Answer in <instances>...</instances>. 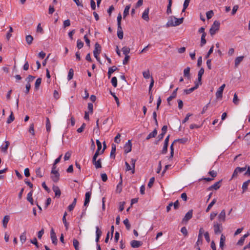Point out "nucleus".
<instances>
[{
    "instance_id": "1",
    "label": "nucleus",
    "mask_w": 250,
    "mask_h": 250,
    "mask_svg": "<svg viewBox=\"0 0 250 250\" xmlns=\"http://www.w3.org/2000/svg\"><path fill=\"white\" fill-rule=\"evenodd\" d=\"M246 169L247 171L245 172L244 175L246 176H250V165L248 167L246 166L245 167H238L234 169L231 179L237 178L240 173L244 172Z\"/></svg>"
},
{
    "instance_id": "2",
    "label": "nucleus",
    "mask_w": 250,
    "mask_h": 250,
    "mask_svg": "<svg viewBox=\"0 0 250 250\" xmlns=\"http://www.w3.org/2000/svg\"><path fill=\"white\" fill-rule=\"evenodd\" d=\"M183 18L177 19L175 17H171L167 23V26H176L181 24L183 21Z\"/></svg>"
},
{
    "instance_id": "3",
    "label": "nucleus",
    "mask_w": 250,
    "mask_h": 250,
    "mask_svg": "<svg viewBox=\"0 0 250 250\" xmlns=\"http://www.w3.org/2000/svg\"><path fill=\"white\" fill-rule=\"evenodd\" d=\"M101 51V47L100 45L96 42L95 44V48L93 51V54L95 58L96 59V60L100 62V59L99 57V55L100 54Z\"/></svg>"
},
{
    "instance_id": "4",
    "label": "nucleus",
    "mask_w": 250,
    "mask_h": 250,
    "mask_svg": "<svg viewBox=\"0 0 250 250\" xmlns=\"http://www.w3.org/2000/svg\"><path fill=\"white\" fill-rule=\"evenodd\" d=\"M220 27V22L218 21H214L209 30V33L211 36L214 35L219 30Z\"/></svg>"
},
{
    "instance_id": "5",
    "label": "nucleus",
    "mask_w": 250,
    "mask_h": 250,
    "mask_svg": "<svg viewBox=\"0 0 250 250\" xmlns=\"http://www.w3.org/2000/svg\"><path fill=\"white\" fill-rule=\"evenodd\" d=\"M213 227L215 234H218L223 230L222 224L218 222H214Z\"/></svg>"
},
{
    "instance_id": "6",
    "label": "nucleus",
    "mask_w": 250,
    "mask_h": 250,
    "mask_svg": "<svg viewBox=\"0 0 250 250\" xmlns=\"http://www.w3.org/2000/svg\"><path fill=\"white\" fill-rule=\"evenodd\" d=\"M226 211L223 209L218 216V220L219 222H224L226 221Z\"/></svg>"
},
{
    "instance_id": "7",
    "label": "nucleus",
    "mask_w": 250,
    "mask_h": 250,
    "mask_svg": "<svg viewBox=\"0 0 250 250\" xmlns=\"http://www.w3.org/2000/svg\"><path fill=\"white\" fill-rule=\"evenodd\" d=\"M132 144L130 140H128L125 145L124 150L126 153H127L131 151Z\"/></svg>"
},
{
    "instance_id": "8",
    "label": "nucleus",
    "mask_w": 250,
    "mask_h": 250,
    "mask_svg": "<svg viewBox=\"0 0 250 250\" xmlns=\"http://www.w3.org/2000/svg\"><path fill=\"white\" fill-rule=\"evenodd\" d=\"M192 210H189L185 215V217L183 219V222H187L189 219L192 217Z\"/></svg>"
},
{
    "instance_id": "9",
    "label": "nucleus",
    "mask_w": 250,
    "mask_h": 250,
    "mask_svg": "<svg viewBox=\"0 0 250 250\" xmlns=\"http://www.w3.org/2000/svg\"><path fill=\"white\" fill-rule=\"evenodd\" d=\"M92 194L91 191H88L85 193V201L84 202V206H87L90 202V197Z\"/></svg>"
},
{
    "instance_id": "10",
    "label": "nucleus",
    "mask_w": 250,
    "mask_h": 250,
    "mask_svg": "<svg viewBox=\"0 0 250 250\" xmlns=\"http://www.w3.org/2000/svg\"><path fill=\"white\" fill-rule=\"evenodd\" d=\"M92 163L96 169L102 167V162L101 159H99L98 160H97V159H95V161L94 160V159H92Z\"/></svg>"
},
{
    "instance_id": "11",
    "label": "nucleus",
    "mask_w": 250,
    "mask_h": 250,
    "mask_svg": "<svg viewBox=\"0 0 250 250\" xmlns=\"http://www.w3.org/2000/svg\"><path fill=\"white\" fill-rule=\"evenodd\" d=\"M130 245L131 247L133 248H137L142 246V242L137 240H132L130 242Z\"/></svg>"
},
{
    "instance_id": "12",
    "label": "nucleus",
    "mask_w": 250,
    "mask_h": 250,
    "mask_svg": "<svg viewBox=\"0 0 250 250\" xmlns=\"http://www.w3.org/2000/svg\"><path fill=\"white\" fill-rule=\"evenodd\" d=\"M51 239L53 244L55 245L57 244V238L53 229L51 230Z\"/></svg>"
},
{
    "instance_id": "13",
    "label": "nucleus",
    "mask_w": 250,
    "mask_h": 250,
    "mask_svg": "<svg viewBox=\"0 0 250 250\" xmlns=\"http://www.w3.org/2000/svg\"><path fill=\"white\" fill-rule=\"evenodd\" d=\"M149 11V8H146L145 10V11H144L143 15H142V18L146 21H148V20H149V16H148Z\"/></svg>"
},
{
    "instance_id": "14",
    "label": "nucleus",
    "mask_w": 250,
    "mask_h": 250,
    "mask_svg": "<svg viewBox=\"0 0 250 250\" xmlns=\"http://www.w3.org/2000/svg\"><path fill=\"white\" fill-rule=\"evenodd\" d=\"M60 174L58 172H55L54 173H51V177L54 182H57L59 180Z\"/></svg>"
},
{
    "instance_id": "15",
    "label": "nucleus",
    "mask_w": 250,
    "mask_h": 250,
    "mask_svg": "<svg viewBox=\"0 0 250 250\" xmlns=\"http://www.w3.org/2000/svg\"><path fill=\"white\" fill-rule=\"evenodd\" d=\"M225 241H226L225 236L223 234H221V237H220V240L219 247L222 250L223 249L224 247L225 246Z\"/></svg>"
},
{
    "instance_id": "16",
    "label": "nucleus",
    "mask_w": 250,
    "mask_h": 250,
    "mask_svg": "<svg viewBox=\"0 0 250 250\" xmlns=\"http://www.w3.org/2000/svg\"><path fill=\"white\" fill-rule=\"evenodd\" d=\"M222 180H220L217 182H216L213 185H212L211 186H210L209 188V190H211L212 189H214L215 190H217L219 189L220 187V183L221 182Z\"/></svg>"
},
{
    "instance_id": "17",
    "label": "nucleus",
    "mask_w": 250,
    "mask_h": 250,
    "mask_svg": "<svg viewBox=\"0 0 250 250\" xmlns=\"http://www.w3.org/2000/svg\"><path fill=\"white\" fill-rule=\"evenodd\" d=\"M177 141H179L181 143L184 142L183 139H182L176 140L173 142V143L170 146V157H172L173 156V154H174L173 144L175 142H176Z\"/></svg>"
},
{
    "instance_id": "18",
    "label": "nucleus",
    "mask_w": 250,
    "mask_h": 250,
    "mask_svg": "<svg viewBox=\"0 0 250 250\" xmlns=\"http://www.w3.org/2000/svg\"><path fill=\"white\" fill-rule=\"evenodd\" d=\"M10 220V217L9 215H5L2 220V224L4 228H6L7 224Z\"/></svg>"
},
{
    "instance_id": "19",
    "label": "nucleus",
    "mask_w": 250,
    "mask_h": 250,
    "mask_svg": "<svg viewBox=\"0 0 250 250\" xmlns=\"http://www.w3.org/2000/svg\"><path fill=\"white\" fill-rule=\"evenodd\" d=\"M250 179L248 180L247 181L243 183V184L242 185V188L243 190V193H244L247 190L248 186L250 184Z\"/></svg>"
},
{
    "instance_id": "20",
    "label": "nucleus",
    "mask_w": 250,
    "mask_h": 250,
    "mask_svg": "<svg viewBox=\"0 0 250 250\" xmlns=\"http://www.w3.org/2000/svg\"><path fill=\"white\" fill-rule=\"evenodd\" d=\"M53 190L55 193L56 196L60 197L61 194L59 188L57 186H53Z\"/></svg>"
},
{
    "instance_id": "21",
    "label": "nucleus",
    "mask_w": 250,
    "mask_h": 250,
    "mask_svg": "<svg viewBox=\"0 0 250 250\" xmlns=\"http://www.w3.org/2000/svg\"><path fill=\"white\" fill-rule=\"evenodd\" d=\"M118 69V68L115 66H113L109 68L108 71V78H110L111 77V74L116 70Z\"/></svg>"
},
{
    "instance_id": "22",
    "label": "nucleus",
    "mask_w": 250,
    "mask_h": 250,
    "mask_svg": "<svg viewBox=\"0 0 250 250\" xmlns=\"http://www.w3.org/2000/svg\"><path fill=\"white\" fill-rule=\"evenodd\" d=\"M117 36L120 39H122L123 38L124 33L121 26H120V27H118Z\"/></svg>"
},
{
    "instance_id": "23",
    "label": "nucleus",
    "mask_w": 250,
    "mask_h": 250,
    "mask_svg": "<svg viewBox=\"0 0 250 250\" xmlns=\"http://www.w3.org/2000/svg\"><path fill=\"white\" fill-rule=\"evenodd\" d=\"M157 134V131L156 129H155L152 132L150 133L146 137V139L149 140L151 138L155 137Z\"/></svg>"
},
{
    "instance_id": "24",
    "label": "nucleus",
    "mask_w": 250,
    "mask_h": 250,
    "mask_svg": "<svg viewBox=\"0 0 250 250\" xmlns=\"http://www.w3.org/2000/svg\"><path fill=\"white\" fill-rule=\"evenodd\" d=\"M244 58L243 56H240L237 57L235 60V66L237 67L240 63L243 61Z\"/></svg>"
},
{
    "instance_id": "25",
    "label": "nucleus",
    "mask_w": 250,
    "mask_h": 250,
    "mask_svg": "<svg viewBox=\"0 0 250 250\" xmlns=\"http://www.w3.org/2000/svg\"><path fill=\"white\" fill-rule=\"evenodd\" d=\"M33 190H32L29 192L27 196V200L31 203V205H33V199L32 198Z\"/></svg>"
},
{
    "instance_id": "26",
    "label": "nucleus",
    "mask_w": 250,
    "mask_h": 250,
    "mask_svg": "<svg viewBox=\"0 0 250 250\" xmlns=\"http://www.w3.org/2000/svg\"><path fill=\"white\" fill-rule=\"evenodd\" d=\"M223 90L221 89L219 87L218 88L217 92H216V97L217 98L221 99L222 98V94H223Z\"/></svg>"
},
{
    "instance_id": "27",
    "label": "nucleus",
    "mask_w": 250,
    "mask_h": 250,
    "mask_svg": "<svg viewBox=\"0 0 250 250\" xmlns=\"http://www.w3.org/2000/svg\"><path fill=\"white\" fill-rule=\"evenodd\" d=\"M143 76L145 79H149V78H151V76L150 75V71L149 70H146V71H144L143 72Z\"/></svg>"
},
{
    "instance_id": "28",
    "label": "nucleus",
    "mask_w": 250,
    "mask_h": 250,
    "mask_svg": "<svg viewBox=\"0 0 250 250\" xmlns=\"http://www.w3.org/2000/svg\"><path fill=\"white\" fill-rule=\"evenodd\" d=\"M198 87H197V86L195 85L194 87L188 89H185L184 90V92L185 94H189L192 92H193L194 90L196 89Z\"/></svg>"
},
{
    "instance_id": "29",
    "label": "nucleus",
    "mask_w": 250,
    "mask_h": 250,
    "mask_svg": "<svg viewBox=\"0 0 250 250\" xmlns=\"http://www.w3.org/2000/svg\"><path fill=\"white\" fill-rule=\"evenodd\" d=\"M20 241L22 244H23L26 240V231H24L20 236Z\"/></svg>"
},
{
    "instance_id": "30",
    "label": "nucleus",
    "mask_w": 250,
    "mask_h": 250,
    "mask_svg": "<svg viewBox=\"0 0 250 250\" xmlns=\"http://www.w3.org/2000/svg\"><path fill=\"white\" fill-rule=\"evenodd\" d=\"M130 8V5H128L125 6L124 11V13H123L124 18H125V17L128 14Z\"/></svg>"
},
{
    "instance_id": "31",
    "label": "nucleus",
    "mask_w": 250,
    "mask_h": 250,
    "mask_svg": "<svg viewBox=\"0 0 250 250\" xmlns=\"http://www.w3.org/2000/svg\"><path fill=\"white\" fill-rule=\"evenodd\" d=\"M73 245L75 250H79V242L77 239H74L73 240Z\"/></svg>"
},
{
    "instance_id": "32",
    "label": "nucleus",
    "mask_w": 250,
    "mask_h": 250,
    "mask_svg": "<svg viewBox=\"0 0 250 250\" xmlns=\"http://www.w3.org/2000/svg\"><path fill=\"white\" fill-rule=\"evenodd\" d=\"M216 202V199H214L208 205L206 211V212H208L210 209H211V208H212V207L215 204Z\"/></svg>"
},
{
    "instance_id": "33",
    "label": "nucleus",
    "mask_w": 250,
    "mask_h": 250,
    "mask_svg": "<svg viewBox=\"0 0 250 250\" xmlns=\"http://www.w3.org/2000/svg\"><path fill=\"white\" fill-rule=\"evenodd\" d=\"M76 202H77V198H75L74 199L73 202L72 203V204L70 205L68 207V209L69 211H71L74 209V208H75V207L76 206Z\"/></svg>"
},
{
    "instance_id": "34",
    "label": "nucleus",
    "mask_w": 250,
    "mask_h": 250,
    "mask_svg": "<svg viewBox=\"0 0 250 250\" xmlns=\"http://www.w3.org/2000/svg\"><path fill=\"white\" fill-rule=\"evenodd\" d=\"M14 119H15V118H14V116L13 115V113L12 111H11L9 117L7 119V123L10 124L14 120Z\"/></svg>"
},
{
    "instance_id": "35",
    "label": "nucleus",
    "mask_w": 250,
    "mask_h": 250,
    "mask_svg": "<svg viewBox=\"0 0 250 250\" xmlns=\"http://www.w3.org/2000/svg\"><path fill=\"white\" fill-rule=\"evenodd\" d=\"M33 38L31 35H27L26 37V41L28 44H31L32 43Z\"/></svg>"
},
{
    "instance_id": "36",
    "label": "nucleus",
    "mask_w": 250,
    "mask_h": 250,
    "mask_svg": "<svg viewBox=\"0 0 250 250\" xmlns=\"http://www.w3.org/2000/svg\"><path fill=\"white\" fill-rule=\"evenodd\" d=\"M73 75H74L73 70V69L71 68L69 69L67 79H68V81H70V80H71L73 78Z\"/></svg>"
},
{
    "instance_id": "37",
    "label": "nucleus",
    "mask_w": 250,
    "mask_h": 250,
    "mask_svg": "<svg viewBox=\"0 0 250 250\" xmlns=\"http://www.w3.org/2000/svg\"><path fill=\"white\" fill-rule=\"evenodd\" d=\"M46 128L47 132H49L51 130V124L48 118H46Z\"/></svg>"
},
{
    "instance_id": "38",
    "label": "nucleus",
    "mask_w": 250,
    "mask_h": 250,
    "mask_svg": "<svg viewBox=\"0 0 250 250\" xmlns=\"http://www.w3.org/2000/svg\"><path fill=\"white\" fill-rule=\"evenodd\" d=\"M203 236L198 235V240L197 241L196 243V244L195 245V247L199 246V245L202 244V240H203Z\"/></svg>"
},
{
    "instance_id": "39",
    "label": "nucleus",
    "mask_w": 250,
    "mask_h": 250,
    "mask_svg": "<svg viewBox=\"0 0 250 250\" xmlns=\"http://www.w3.org/2000/svg\"><path fill=\"white\" fill-rule=\"evenodd\" d=\"M122 51L125 56L128 55V54L130 52V48L128 47L125 46L122 48Z\"/></svg>"
},
{
    "instance_id": "40",
    "label": "nucleus",
    "mask_w": 250,
    "mask_h": 250,
    "mask_svg": "<svg viewBox=\"0 0 250 250\" xmlns=\"http://www.w3.org/2000/svg\"><path fill=\"white\" fill-rule=\"evenodd\" d=\"M190 68L189 67H187L184 70V75L185 77L188 78L189 77Z\"/></svg>"
},
{
    "instance_id": "41",
    "label": "nucleus",
    "mask_w": 250,
    "mask_h": 250,
    "mask_svg": "<svg viewBox=\"0 0 250 250\" xmlns=\"http://www.w3.org/2000/svg\"><path fill=\"white\" fill-rule=\"evenodd\" d=\"M42 82V79L41 78H38L36 80L35 84V87L36 89H38L41 83Z\"/></svg>"
},
{
    "instance_id": "42",
    "label": "nucleus",
    "mask_w": 250,
    "mask_h": 250,
    "mask_svg": "<svg viewBox=\"0 0 250 250\" xmlns=\"http://www.w3.org/2000/svg\"><path fill=\"white\" fill-rule=\"evenodd\" d=\"M135 162H136V160L135 159H131L130 163H131V165H132V171H131V173L132 174L134 173V172H135Z\"/></svg>"
},
{
    "instance_id": "43",
    "label": "nucleus",
    "mask_w": 250,
    "mask_h": 250,
    "mask_svg": "<svg viewBox=\"0 0 250 250\" xmlns=\"http://www.w3.org/2000/svg\"><path fill=\"white\" fill-rule=\"evenodd\" d=\"M239 100L238 98L237 95L236 93L234 94L233 98V103L236 104L238 105L239 104Z\"/></svg>"
},
{
    "instance_id": "44",
    "label": "nucleus",
    "mask_w": 250,
    "mask_h": 250,
    "mask_svg": "<svg viewBox=\"0 0 250 250\" xmlns=\"http://www.w3.org/2000/svg\"><path fill=\"white\" fill-rule=\"evenodd\" d=\"M244 139L247 144L250 145V132L248 133L245 136Z\"/></svg>"
},
{
    "instance_id": "45",
    "label": "nucleus",
    "mask_w": 250,
    "mask_h": 250,
    "mask_svg": "<svg viewBox=\"0 0 250 250\" xmlns=\"http://www.w3.org/2000/svg\"><path fill=\"white\" fill-rule=\"evenodd\" d=\"M111 83L112 85L114 87H116L117 86V79L116 77H113L111 79Z\"/></svg>"
},
{
    "instance_id": "46",
    "label": "nucleus",
    "mask_w": 250,
    "mask_h": 250,
    "mask_svg": "<svg viewBox=\"0 0 250 250\" xmlns=\"http://www.w3.org/2000/svg\"><path fill=\"white\" fill-rule=\"evenodd\" d=\"M34 124H31L30 125L29 128V132L30 133H31L33 136L35 135V131H34Z\"/></svg>"
},
{
    "instance_id": "47",
    "label": "nucleus",
    "mask_w": 250,
    "mask_h": 250,
    "mask_svg": "<svg viewBox=\"0 0 250 250\" xmlns=\"http://www.w3.org/2000/svg\"><path fill=\"white\" fill-rule=\"evenodd\" d=\"M202 76H198V81L195 82V86H197V87H198L199 86L202 84Z\"/></svg>"
},
{
    "instance_id": "48",
    "label": "nucleus",
    "mask_w": 250,
    "mask_h": 250,
    "mask_svg": "<svg viewBox=\"0 0 250 250\" xmlns=\"http://www.w3.org/2000/svg\"><path fill=\"white\" fill-rule=\"evenodd\" d=\"M213 12L212 10L209 11L206 13L207 18L208 19H211L213 16Z\"/></svg>"
},
{
    "instance_id": "49",
    "label": "nucleus",
    "mask_w": 250,
    "mask_h": 250,
    "mask_svg": "<svg viewBox=\"0 0 250 250\" xmlns=\"http://www.w3.org/2000/svg\"><path fill=\"white\" fill-rule=\"evenodd\" d=\"M172 5V0H168V4L167 7V13L168 14L171 13V6Z\"/></svg>"
},
{
    "instance_id": "50",
    "label": "nucleus",
    "mask_w": 250,
    "mask_h": 250,
    "mask_svg": "<svg viewBox=\"0 0 250 250\" xmlns=\"http://www.w3.org/2000/svg\"><path fill=\"white\" fill-rule=\"evenodd\" d=\"M124 224L126 228L128 230H129L130 229V225L129 221H128V220L127 219H125V220H124Z\"/></svg>"
},
{
    "instance_id": "51",
    "label": "nucleus",
    "mask_w": 250,
    "mask_h": 250,
    "mask_svg": "<svg viewBox=\"0 0 250 250\" xmlns=\"http://www.w3.org/2000/svg\"><path fill=\"white\" fill-rule=\"evenodd\" d=\"M12 32H13V28H12V27L10 26L9 32L7 33V35H6V39H7V40H9L10 39V38H11V37L12 36L11 33Z\"/></svg>"
},
{
    "instance_id": "52",
    "label": "nucleus",
    "mask_w": 250,
    "mask_h": 250,
    "mask_svg": "<svg viewBox=\"0 0 250 250\" xmlns=\"http://www.w3.org/2000/svg\"><path fill=\"white\" fill-rule=\"evenodd\" d=\"M36 173L37 176L39 177H42L43 174L40 168H38L36 170Z\"/></svg>"
},
{
    "instance_id": "53",
    "label": "nucleus",
    "mask_w": 250,
    "mask_h": 250,
    "mask_svg": "<svg viewBox=\"0 0 250 250\" xmlns=\"http://www.w3.org/2000/svg\"><path fill=\"white\" fill-rule=\"evenodd\" d=\"M181 231L183 233V234L185 236H187L188 234L187 229L185 227H184L181 228Z\"/></svg>"
},
{
    "instance_id": "54",
    "label": "nucleus",
    "mask_w": 250,
    "mask_h": 250,
    "mask_svg": "<svg viewBox=\"0 0 250 250\" xmlns=\"http://www.w3.org/2000/svg\"><path fill=\"white\" fill-rule=\"evenodd\" d=\"M96 237L100 238L102 235V231L99 229L98 227H96Z\"/></svg>"
},
{
    "instance_id": "55",
    "label": "nucleus",
    "mask_w": 250,
    "mask_h": 250,
    "mask_svg": "<svg viewBox=\"0 0 250 250\" xmlns=\"http://www.w3.org/2000/svg\"><path fill=\"white\" fill-rule=\"evenodd\" d=\"M85 126H86V125H85V123H83V124H82V126H81V127L77 129V132H78V133H81V132H82L83 131L84 129L85 128Z\"/></svg>"
},
{
    "instance_id": "56",
    "label": "nucleus",
    "mask_w": 250,
    "mask_h": 250,
    "mask_svg": "<svg viewBox=\"0 0 250 250\" xmlns=\"http://www.w3.org/2000/svg\"><path fill=\"white\" fill-rule=\"evenodd\" d=\"M83 46V43L80 40H78L77 42V46L79 49L82 48Z\"/></svg>"
},
{
    "instance_id": "57",
    "label": "nucleus",
    "mask_w": 250,
    "mask_h": 250,
    "mask_svg": "<svg viewBox=\"0 0 250 250\" xmlns=\"http://www.w3.org/2000/svg\"><path fill=\"white\" fill-rule=\"evenodd\" d=\"M111 94L114 98V99H115V100L116 101V104H117V106H120V102H119V100L118 98L115 95V93H112V92H111Z\"/></svg>"
},
{
    "instance_id": "58",
    "label": "nucleus",
    "mask_w": 250,
    "mask_h": 250,
    "mask_svg": "<svg viewBox=\"0 0 250 250\" xmlns=\"http://www.w3.org/2000/svg\"><path fill=\"white\" fill-rule=\"evenodd\" d=\"M70 25V21L69 20H66L63 21V26L64 28Z\"/></svg>"
},
{
    "instance_id": "59",
    "label": "nucleus",
    "mask_w": 250,
    "mask_h": 250,
    "mask_svg": "<svg viewBox=\"0 0 250 250\" xmlns=\"http://www.w3.org/2000/svg\"><path fill=\"white\" fill-rule=\"evenodd\" d=\"M121 137V134L120 133H118L117 135H116V136L114 138V142L117 144H119L120 143V138Z\"/></svg>"
},
{
    "instance_id": "60",
    "label": "nucleus",
    "mask_w": 250,
    "mask_h": 250,
    "mask_svg": "<svg viewBox=\"0 0 250 250\" xmlns=\"http://www.w3.org/2000/svg\"><path fill=\"white\" fill-rule=\"evenodd\" d=\"M154 180H155L154 177H152L150 179L149 183L148 184V187L149 188H151L152 187V186H153L154 182Z\"/></svg>"
},
{
    "instance_id": "61",
    "label": "nucleus",
    "mask_w": 250,
    "mask_h": 250,
    "mask_svg": "<svg viewBox=\"0 0 250 250\" xmlns=\"http://www.w3.org/2000/svg\"><path fill=\"white\" fill-rule=\"evenodd\" d=\"M176 96V95H175V92H173L171 94V96H170L167 99V102L169 104H169V102L171 100H172L173 99H174V98H175Z\"/></svg>"
},
{
    "instance_id": "62",
    "label": "nucleus",
    "mask_w": 250,
    "mask_h": 250,
    "mask_svg": "<svg viewBox=\"0 0 250 250\" xmlns=\"http://www.w3.org/2000/svg\"><path fill=\"white\" fill-rule=\"evenodd\" d=\"M37 32L40 33H43V30L42 28L41 27V23H39L37 27Z\"/></svg>"
},
{
    "instance_id": "63",
    "label": "nucleus",
    "mask_w": 250,
    "mask_h": 250,
    "mask_svg": "<svg viewBox=\"0 0 250 250\" xmlns=\"http://www.w3.org/2000/svg\"><path fill=\"white\" fill-rule=\"evenodd\" d=\"M121 20H122V16H121V14H119L117 17L118 27H120V26H121Z\"/></svg>"
},
{
    "instance_id": "64",
    "label": "nucleus",
    "mask_w": 250,
    "mask_h": 250,
    "mask_svg": "<svg viewBox=\"0 0 250 250\" xmlns=\"http://www.w3.org/2000/svg\"><path fill=\"white\" fill-rule=\"evenodd\" d=\"M71 153L70 152H67L64 155V161H67L69 159L70 156H71Z\"/></svg>"
}]
</instances>
